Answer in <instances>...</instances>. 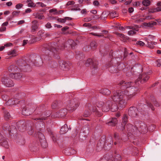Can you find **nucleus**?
I'll list each match as a JSON object with an SVG mask.
<instances>
[{
	"mask_svg": "<svg viewBox=\"0 0 161 161\" xmlns=\"http://www.w3.org/2000/svg\"><path fill=\"white\" fill-rule=\"evenodd\" d=\"M138 92V88L132 87L129 88V90L127 89L124 91H118L114 92L112 98L118 104L119 107L122 108L126 105V97L129 99L134 97Z\"/></svg>",
	"mask_w": 161,
	"mask_h": 161,
	"instance_id": "obj_1",
	"label": "nucleus"
},
{
	"mask_svg": "<svg viewBox=\"0 0 161 161\" xmlns=\"http://www.w3.org/2000/svg\"><path fill=\"white\" fill-rule=\"evenodd\" d=\"M110 100H108L104 104V102L100 101L96 103V105L98 108H102L103 111L107 112L111 109L112 112L116 111L118 108L120 109L121 108L119 107L118 105L116 103L114 102L112 98Z\"/></svg>",
	"mask_w": 161,
	"mask_h": 161,
	"instance_id": "obj_2",
	"label": "nucleus"
},
{
	"mask_svg": "<svg viewBox=\"0 0 161 161\" xmlns=\"http://www.w3.org/2000/svg\"><path fill=\"white\" fill-rule=\"evenodd\" d=\"M78 103H75L74 100L69 101L67 102L66 108L67 110L73 111L75 110L79 106Z\"/></svg>",
	"mask_w": 161,
	"mask_h": 161,
	"instance_id": "obj_3",
	"label": "nucleus"
},
{
	"mask_svg": "<svg viewBox=\"0 0 161 161\" xmlns=\"http://www.w3.org/2000/svg\"><path fill=\"white\" fill-rule=\"evenodd\" d=\"M1 81L5 86L8 87H11L14 85L13 81L9 79L7 76H4L2 78Z\"/></svg>",
	"mask_w": 161,
	"mask_h": 161,
	"instance_id": "obj_4",
	"label": "nucleus"
},
{
	"mask_svg": "<svg viewBox=\"0 0 161 161\" xmlns=\"http://www.w3.org/2000/svg\"><path fill=\"white\" fill-rule=\"evenodd\" d=\"M50 45L51 47L48 48L49 51L50 52L52 51L54 53L57 52L58 49H63L65 48L66 46L65 45H64L63 46L60 47L58 45V44L55 42L51 43Z\"/></svg>",
	"mask_w": 161,
	"mask_h": 161,
	"instance_id": "obj_5",
	"label": "nucleus"
},
{
	"mask_svg": "<svg viewBox=\"0 0 161 161\" xmlns=\"http://www.w3.org/2000/svg\"><path fill=\"white\" fill-rule=\"evenodd\" d=\"M149 76L147 73L140 75L138 79L135 81V84L137 85V82L140 81L141 83H143L147 81L149 79Z\"/></svg>",
	"mask_w": 161,
	"mask_h": 161,
	"instance_id": "obj_6",
	"label": "nucleus"
},
{
	"mask_svg": "<svg viewBox=\"0 0 161 161\" xmlns=\"http://www.w3.org/2000/svg\"><path fill=\"white\" fill-rule=\"evenodd\" d=\"M140 108L138 109L135 107H130L128 110V114L129 116L132 117H136L137 115V112L139 111L140 112Z\"/></svg>",
	"mask_w": 161,
	"mask_h": 161,
	"instance_id": "obj_7",
	"label": "nucleus"
},
{
	"mask_svg": "<svg viewBox=\"0 0 161 161\" xmlns=\"http://www.w3.org/2000/svg\"><path fill=\"white\" fill-rule=\"evenodd\" d=\"M37 135L40 139V142L43 148L46 147L47 146V144L45 140L44 135L40 132H37Z\"/></svg>",
	"mask_w": 161,
	"mask_h": 161,
	"instance_id": "obj_8",
	"label": "nucleus"
},
{
	"mask_svg": "<svg viewBox=\"0 0 161 161\" xmlns=\"http://www.w3.org/2000/svg\"><path fill=\"white\" fill-rule=\"evenodd\" d=\"M21 94V93H19L16 96V97L18 96V98H16L15 99L14 98H12L9 100H8L7 102V105H12L17 103H18V102H19V98H20L21 97H20Z\"/></svg>",
	"mask_w": 161,
	"mask_h": 161,
	"instance_id": "obj_9",
	"label": "nucleus"
},
{
	"mask_svg": "<svg viewBox=\"0 0 161 161\" xmlns=\"http://www.w3.org/2000/svg\"><path fill=\"white\" fill-rule=\"evenodd\" d=\"M67 110L66 108L61 109L56 113L55 115H52V116L54 118L63 117L67 114Z\"/></svg>",
	"mask_w": 161,
	"mask_h": 161,
	"instance_id": "obj_10",
	"label": "nucleus"
},
{
	"mask_svg": "<svg viewBox=\"0 0 161 161\" xmlns=\"http://www.w3.org/2000/svg\"><path fill=\"white\" fill-rule=\"evenodd\" d=\"M148 130L146 125L143 123H141L139 127H136V130L143 134L146 132Z\"/></svg>",
	"mask_w": 161,
	"mask_h": 161,
	"instance_id": "obj_11",
	"label": "nucleus"
},
{
	"mask_svg": "<svg viewBox=\"0 0 161 161\" xmlns=\"http://www.w3.org/2000/svg\"><path fill=\"white\" fill-rule=\"evenodd\" d=\"M132 83L131 82H125L124 83V81H122L119 83V85L120 86L122 85L121 88L127 89L130 87L132 85ZM133 83H132V84Z\"/></svg>",
	"mask_w": 161,
	"mask_h": 161,
	"instance_id": "obj_12",
	"label": "nucleus"
},
{
	"mask_svg": "<svg viewBox=\"0 0 161 161\" xmlns=\"http://www.w3.org/2000/svg\"><path fill=\"white\" fill-rule=\"evenodd\" d=\"M0 144L6 148H8L9 146L7 141L4 140L2 135L0 136Z\"/></svg>",
	"mask_w": 161,
	"mask_h": 161,
	"instance_id": "obj_13",
	"label": "nucleus"
},
{
	"mask_svg": "<svg viewBox=\"0 0 161 161\" xmlns=\"http://www.w3.org/2000/svg\"><path fill=\"white\" fill-rule=\"evenodd\" d=\"M32 25L31 27V32H35L38 28V25L37 24L38 21L36 20H33L32 22Z\"/></svg>",
	"mask_w": 161,
	"mask_h": 161,
	"instance_id": "obj_14",
	"label": "nucleus"
},
{
	"mask_svg": "<svg viewBox=\"0 0 161 161\" xmlns=\"http://www.w3.org/2000/svg\"><path fill=\"white\" fill-rule=\"evenodd\" d=\"M12 78L15 79H20L22 77V75L19 73H12L9 75Z\"/></svg>",
	"mask_w": 161,
	"mask_h": 161,
	"instance_id": "obj_15",
	"label": "nucleus"
},
{
	"mask_svg": "<svg viewBox=\"0 0 161 161\" xmlns=\"http://www.w3.org/2000/svg\"><path fill=\"white\" fill-rule=\"evenodd\" d=\"M85 65L86 67H88L90 65H92L94 68H95L96 66V63H94L91 58H89L86 60L85 63Z\"/></svg>",
	"mask_w": 161,
	"mask_h": 161,
	"instance_id": "obj_16",
	"label": "nucleus"
},
{
	"mask_svg": "<svg viewBox=\"0 0 161 161\" xmlns=\"http://www.w3.org/2000/svg\"><path fill=\"white\" fill-rule=\"evenodd\" d=\"M33 110L32 111L29 110V108L26 107L23 108L22 112L23 115L28 116L30 115Z\"/></svg>",
	"mask_w": 161,
	"mask_h": 161,
	"instance_id": "obj_17",
	"label": "nucleus"
},
{
	"mask_svg": "<svg viewBox=\"0 0 161 161\" xmlns=\"http://www.w3.org/2000/svg\"><path fill=\"white\" fill-rule=\"evenodd\" d=\"M117 120L115 118H113L112 120L107 123V124L109 126H115L117 123Z\"/></svg>",
	"mask_w": 161,
	"mask_h": 161,
	"instance_id": "obj_18",
	"label": "nucleus"
},
{
	"mask_svg": "<svg viewBox=\"0 0 161 161\" xmlns=\"http://www.w3.org/2000/svg\"><path fill=\"white\" fill-rule=\"evenodd\" d=\"M127 116L126 115H124L122 118V125L123 126L122 130H123L125 129V126L127 123Z\"/></svg>",
	"mask_w": 161,
	"mask_h": 161,
	"instance_id": "obj_19",
	"label": "nucleus"
},
{
	"mask_svg": "<svg viewBox=\"0 0 161 161\" xmlns=\"http://www.w3.org/2000/svg\"><path fill=\"white\" fill-rule=\"evenodd\" d=\"M126 128L128 130L132 132H133L135 130H136V127H135L130 124L127 125Z\"/></svg>",
	"mask_w": 161,
	"mask_h": 161,
	"instance_id": "obj_20",
	"label": "nucleus"
},
{
	"mask_svg": "<svg viewBox=\"0 0 161 161\" xmlns=\"http://www.w3.org/2000/svg\"><path fill=\"white\" fill-rule=\"evenodd\" d=\"M33 16L36 18H38L40 19H44L45 18L42 14H40L38 13H35L33 14Z\"/></svg>",
	"mask_w": 161,
	"mask_h": 161,
	"instance_id": "obj_21",
	"label": "nucleus"
},
{
	"mask_svg": "<svg viewBox=\"0 0 161 161\" xmlns=\"http://www.w3.org/2000/svg\"><path fill=\"white\" fill-rule=\"evenodd\" d=\"M68 130L67 125L66 124H65L61 128L60 133L61 134H63L66 133Z\"/></svg>",
	"mask_w": 161,
	"mask_h": 161,
	"instance_id": "obj_22",
	"label": "nucleus"
},
{
	"mask_svg": "<svg viewBox=\"0 0 161 161\" xmlns=\"http://www.w3.org/2000/svg\"><path fill=\"white\" fill-rule=\"evenodd\" d=\"M100 93L103 95H108L110 94L111 92L107 89H104L100 90Z\"/></svg>",
	"mask_w": 161,
	"mask_h": 161,
	"instance_id": "obj_23",
	"label": "nucleus"
},
{
	"mask_svg": "<svg viewBox=\"0 0 161 161\" xmlns=\"http://www.w3.org/2000/svg\"><path fill=\"white\" fill-rule=\"evenodd\" d=\"M89 109L90 110H92L93 112H95L96 115H97L98 117H100L102 116V113L101 112H99L98 110L96 108H93V109L92 110L91 109L92 108L90 107Z\"/></svg>",
	"mask_w": 161,
	"mask_h": 161,
	"instance_id": "obj_24",
	"label": "nucleus"
},
{
	"mask_svg": "<svg viewBox=\"0 0 161 161\" xmlns=\"http://www.w3.org/2000/svg\"><path fill=\"white\" fill-rule=\"evenodd\" d=\"M68 43L69 44V45L71 46L72 48L76 45V43L72 40H69L66 42V44H68Z\"/></svg>",
	"mask_w": 161,
	"mask_h": 161,
	"instance_id": "obj_25",
	"label": "nucleus"
},
{
	"mask_svg": "<svg viewBox=\"0 0 161 161\" xmlns=\"http://www.w3.org/2000/svg\"><path fill=\"white\" fill-rule=\"evenodd\" d=\"M60 66L62 69L65 68L67 67V64L63 61H60L59 62Z\"/></svg>",
	"mask_w": 161,
	"mask_h": 161,
	"instance_id": "obj_26",
	"label": "nucleus"
},
{
	"mask_svg": "<svg viewBox=\"0 0 161 161\" xmlns=\"http://www.w3.org/2000/svg\"><path fill=\"white\" fill-rule=\"evenodd\" d=\"M72 18L69 17H65L64 19L60 18L58 19V21L61 23H65L67 21H69L71 20Z\"/></svg>",
	"mask_w": 161,
	"mask_h": 161,
	"instance_id": "obj_27",
	"label": "nucleus"
},
{
	"mask_svg": "<svg viewBox=\"0 0 161 161\" xmlns=\"http://www.w3.org/2000/svg\"><path fill=\"white\" fill-rule=\"evenodd\" d=\"M7 53L8 55H10L12 57H15L17 54L16 50H11L8 51Z\"/></svg>",
	"mask_w": 161,
	"mask_h": 161,
	"instance_id": "obj_28",
	"label": "nucleus"
},
{
	"mask_svg": "<svg viewBox=\"0 0 161 161\" xmlns=\"http://www.w3.org/2000/svg\"><path fill=\"white\" fill-rule=\"evenodd\" d=\"M154 36L152 35H149L147 37L144 38V39L147 42L148 41L152 42L153 40H154Z\"/></svg>",
	"mask_w": 161,
	"mask_h": 161,
	"instance_id": "obj_29",
	"label": "nucleus"
},
{
	"mask_svg": "<svg viewBox=\"0 0 161 161\" xmlns=\"http://www.w3.org/2000/svg\"><path fill=\"white\" fill-rule=\"evenodd\" d=\"M8 70H10L11 71H12L13 72H16L17 70H18L19 69H18L17 67L15 65H12L9 67Z\"/></svg>",
	"mask_w": 161,
	"mask_h": 161,
	"instance_id": "obj_30",
	"label": "nucleus"
},
{
	"mask_svg": "<svg viewBox=\"0 0 161 161\" xmlns=\"http://www.w3.org/2000/svg\"><path fill=\"white\" fill-rule=\"evenodd\" d=\"M33 0H27L26 1L27 3H28V6L29 7H35L36 5L33 3Z\"/></svg>",
	"mask_w": 161,
	"mask_h": 161,
	"instance_id": "obj_31",
	"label": "nucleus"
},
{
	"mask_svg": "<svg viewBox=\"0 0 161 161\" xmlns=\"http://www.w3.org/2000/svg\"><path fill=\"white\" fill-rule=\"evenodd\" d=\"M27 132L29 135H32L34 132L33 129L31 126H29L27 128Z\"/></svg>",
	"mask_w": 161,
	"mask_h": 161,
	"instance_id": "obj_32",
	"label": "nucleus"
},
{
	"mask_svg": "<svg viewBox=\"0 0 161 161\" xmlns=\"http://www.w3.org/2000/svg\"><path fill=\"white\" fill-rule=\"evenodd\" d=\"M90 47L92 50H94L96 47V42L95 41H92L90 43Z\"/></svg>",
	"mask_w": 161,
	"mask_h": 161,
	"instance_id": "obj_33",
	"label": "nucleus"
},
{
	"mask_svg": "<svg viewBox=\"0 0 161 161\" xmlns=\"http://www.w3.org/2000/svg\"><path fill=\"white\" fill-rule=\"evenodd\" d=\"M142 4L144 6H147L150 4V2L149 0H144L142 2Z\"/></svg>",
	"mask_w": 161,
	"mask_h": 161,
	"instance_id": "obj_34",
	"label": "nucleus"
},
{
	"mask_svg": "<svg viewBox=\"0 0 161 161\" xmlns=\"http://www.w3.org/2000/svg\"><path fill=\"white\" fill-rule=\"evenodd\" d=\"M83 26L85 27H87L89 28L94 29L95 26L92 27V24L89 23H85L83 25Z\"/></svg>",
	"mask_w": 161,
	"mask_h": 161,
	"instance_id": "obj_35",
	"label": "nucleus"
},
{
	"mask_svg": "<svg viewBox=\"0 0 161 161\" xmlns=\"http://www.w3.org/2000/svg\"><path fill=\"white\" fill-rule=\"evenodd\" d=\"M147 43L148 47L151 48H154V46L153 45L155 44H154L153 42L148 41V42H147Z\"/></svg>",
	"mask_w": 161,
	"mask_h": 161,
	"instance_id": "obj_36",
	"label": "nucleus"
},
{
	"mask_svg": "<svg viewBox=\"0 0 161 161\" xmlns=\"http://www.w3.org/2000/svg\"><path fill=\"white\" fill-rule=\"evenodd\" d=\"M118 14L116 12V11H113L111 12L109 14V15L110 17H112V18H114L117 17Z\"/></svg>",
	"mask_w": 161,
	"mask_h": 161,
	"instance_id": "obj_37",
	"label": "nucleus"
},
{
	"mask_svg": "<svg viewBox=\"0 0 161 161\" xmlns=\"http://www.w3.org/2000/svg\"><path fill=\"white\" fill-rule=\"evenodd\" d=\"M10 117V115L8 112H5L4 117L6 119H9Z\"/></svg>",
	"mask_w": 161,
	"mask_h": 161,
	"instance_id": "obj_38",
	"label": "nucleus"
},
{
	"mask_svg": "<svg viewBox=\"0 0 161 161\" xmlns=\"http://www.w3.org/2000/svg\"><path fill=\"white\" fill-rule=\"evenodd\" d=\"M58 102H55L53 103L52 105V107L54 109L57 108Z\"/></svg>",
	"mask_w": 161,
	"mask_h": 161,
	"instance_id": "obj_39",
	"label": "nucleus"
},
{
	"mask_svg": "<svg viewBox=\"0 0 161 161\" xmlns=\"http://www.w3.org/2000/svg\"><path fill=\"white\" fill-rule=\"evenodd\" d=\"M136 44L137 45H139L140 46H143L145 45V43L142 41H137Z\"/></svg>",
	"mask_w": 161,
	"mask_h": 161,
	"instance_id": "obj_40",
	"label": "nucleus"
},
{
	"mask_svg": "<svg viewBox=\"0 0 161 161\" xmlns=\"http://www.w3.org/2000/svg\"><path fill=\"white\" fill-rule=\"evenodd\" d=\"M136 33V31H133V30L130 31L128 32V34L130 36L133 35L135 34Z\"/></svg>",
	"mask_w": 161,
	"mask_h": 161,
	"instance_id": "obj_41",
	"label": "nucleus"
},
{
	"mask_svg": "<svg viewBox=\"0 0 161 161\" xmlns=\"http://www.w3.org/2000/svg\"><path fill=\"white\" fill-rule=\"evenodd\" d=\"M23 6V4L21 3H19L16 4L15 6V8L17 9H19L21 8Z\"/></svg>",
	"mask_w": 161,
	"mask_h": 161,
	"instance_id": "obj_42",
	"label": "nucleus"
},
{
	"mask_svg": "<svg viewBox=\"0 0 161 161\" xmlns=\"http://www.w3.org/2000/svg\"><path fill=\"white\" fill-rule=\"evenodd\" d=\"M75 4V2L73 1H68L67 4V6L72 5Z\"/></svg>",
	"mask_w": 161,
	"mask_h": 161,
	"instance_id": "obj_43",
	"label": "nucleus"
},
{
	"mask_svg": "<svg viewBox=\"0 0 161 161\" xmlns=\"http://www.w3.org/2000/svg\"><path fill=\"white\" fill-rule=\"evenodd\" d=\"M20 13V11H14L12 13V15L13 16L18 15Z\"/></svg>",
	"mask_w": 161,
	"mask_h": 161,
	"instance_id": "obj_44",
	"label": "nucleus"
},
{
	"mask_svg": "<svg viewBox=\"0 0 161 161\" xmlns=\"http://www.w3.org/2000/svg\"><path fill=\"white\" fill-rule=\"evenodd\" d=\"M144 25L149 27H152L153 26L152 22L148 23H144Z\"/></svg>",
	"mask_w": 161,
	"mask_h": 161,
	"instance_id": "obj_45",
	"label": "nucleus"
},
{
	"mask_svg": "<svg viewBox=\"0 0 161 161\" xmlns=\"http://www.w3.org/2000/svg\"><path fill=\"white\" fill-rule=\"evenodd\" d=\"M92 20V18L91 17L85 18L84 19V21L85 22H86L90 21Z\"/></svg>",
	"mask_w": 161,
	"mask_h": 161,
	"instance_id": "obj_46",
	"label": "nucleus"
},
{
	"mask_svg": "<svg viewBox=\"0 0 161 161\" xmlns=\"http://www.w3.org/2000/svg\"><path fill=\"white\" fill-rule=\"evenodd\" d=\"M160 11H161V8L159 7L155 8L153 10L154 12H159Z\"/></svg>",
	"mask_w": 161,
	"mask_h": 161,
	"instance_id": "obj_47",
	"label": "nucleus"
},
{
	"mask_svg": "<svg viewBox=\"0 0 161 161\" xmlns=\"http://www.w3.org/2000/svg\"><path fill=\"white\" fill-rule=\"evenodd\" d=\"M44 31L43 30H40L38 31L37 34L39 36H42V35L44 33Z\"/></svg>",
	"mask_w": 161,
	"mask_h": 161,
	"instance_id": "obj_48",
	"label": "nucleus"
},
{
	"mask_svg": "<svg viewBox=\"0 0 161 161\" xmlns=\"http://www.w3.org/2000/svg\"><path fill=\"white\" fill-rule=\"evenodd\" d=\"M45 27L46 28L49 29L52 27V25L50 23L48 22L45 25Z\"/></svg>",
	"mask_w": 161,
	"mask_h": 161,
	"instance_id": "obj_49",
	"label": "nucleus"
},
{
	"mask_svg": "<svg viewBox=\"0 0 161 161\" xmlns=\"http://www.w3.org/2000/svg\"><path fill=\"white\" fill-rule=\"evenodd\" d=\"M116 34L117 35H118L121 38H123V40H124V38H125V37L124 35L119 33H116Z\"/></svg>",
	"mask_w": 161,
	"mask_h": 161,
	"instance_id": "obj_50",
	"label": "nucleus"
},
{
	"mask_svg": "<svg viewBox=\"0 0 161 161\" xmlns=\"http://www.w3.org/2000/svg\"><path fill=\"white\" fill-rule=\"evenodd\" d=\"M25 125H23L22 126L20 127V130L21 131H24L25 130Z\"/></svg>",
	"mask_w": 161,
	"mask_h": 161,
	"instance_id": "obj_51",
	"label": "nucleus"
},
{
	"mask_svg": "<svg viewBox=\"0 0 161 161\" xmlns=\"http://www.w3.org/2000/svg\"><path fill=\"white\" fill-rule=\"evenodd\" d=\"M36 4L40 5L42 7H45L46 6V5L42 3L37 2L36 3Z\"/></svg>",
	"mask_w": 161,
	"mask_h": 161,
	"instance_id": "obj_52",
	"label": "nucleus"
},
{
	"mask_svg": "<svg viewBox=\"0 0 161 161\" xmlns=\"http://www.w3.org/2000/svg\"><path fill=\"white\" fill-rule=\"evenodd\" d=\"M8 97V96L7 95H4L2 96V98L3 100H5L6 101H7V98Z\"/></svg>",
	"mask_w": 161,
	"mask_h": 161,
	"instance_id": "obj_53",
	"label": "nucleus"
},
{
	"mask_svg": "<svg viewBox=\"0 0 161 161\" xmlns=\"http://www.w3.org/2000/svg\"><path fill=\"white\" fill-rule=\"evenodd\" d=\"M46 119V118H43V117H42L41 118H36L34 119V120H45Z\"/></svg>",
	"mask_w": 161,
	"mask_h": 161,
	"instance_id": "obj_54",
	"label": "nucleus"
},
{
	"mask_svg": "<svg viewBox=\"0 0 161 161\" xmlns=\"http://www.w3.org/2000/svg\"><path fill=\"white\" fill-rule=\"evenodd\" d=\"M147 105L148 106H149L151 108V109L152 110H154V108L153 106V105L151 104V103H147Z\"/></svg>",
	"mask_w": 161,
	"mask_h": 161,
	"instance_id": "obj_55",
	"label": "nucleus"
},
{
	"mask_svg": "<svg viewBox=\"0 0 161 161\" xmlns=\"http://www.w3.org/2000/svg\"><path fill=\"white\" fill-rule=\"evenodd\" d=\"M90 114V112H85L84 114V116L85 117H87L89 116Z\"/></svg>",
	"mask_w": 161,
	"mask_h": 161,
	"instance_id": "obj_56",
	"label": "nucleus"
},
{
	"mask_svg": "<svg viewBox=\"0 0 161 161\" xmlns=\"http://www.w3.org/2000/svg\"><path fill=\"white\" fill-rule=\"evenodd\" d=\"M99 4V2L95 0L93 2V4L95 6H97Z\"/></svg>",
	"mask_w": 161,
	"mask_h": 161,
	"instance_id": "obj_57",
	"label": "nucleus"
},
{
	"mask_svg": "<svg viewBox=\"0 0 161 161\" xmlns=\"http://www.w3.org/2000/svg\"><path fill=\"white\" fill-rule=\"evenodd\" d=\"M6 29V28L5 27L2 26V27L0 28V31L1 32L4 31Z\"/></svg>",
	"mask_w": 161,
	"mask_h": 161,
	"instance_id": "obj_58",
	"label": "nucleus"
},
{
	"mask_svg": "<svg viewBox=\"0 0 161 161\" xmlns=\"http://www.w3.org/2000/svg\"><path fill=\"white\" fill-rule=\"evenodd\" d=\"M57 11V10L56 9L53 8L49 10V12L50 13L55 12L56 13Z\"/></svg>",
	"mask_w": 161,
	"mask_h": 161,
	"instance_id": "obj_59",
	"label": "nucleus"
},
{
	"mask_svg": "<svg viewBox=\"0 0 161 161\" xmlns=\"http://www.w3.org/2000/svg\"><path fill=\"white\" fill-rule=\"evenodd\" d=\"M145 19H153V18L151 16L147 15L146 16Z\"/></svg>",
	"mask_w": 161,
	"mask_h": 161,
	"instance_id": "obj_60",
	"label": "nucleus"
},
{
	"mask_svg": "<svg viewBox=\"0 0 161 161\" xmlns=\"http://www.w3.org/2000/svg\"><path fill=\"white\" fill-rule=\"evenodd\" d=\"M134 11V8L132 7H130L129 8L128 11L130 13H131Z\"/></svg>",
	"mask_w": 161,
	"mask_h": 161,
	"instance_id": "obj_61",
	"label": "nucleus"
},
{
	"mask_svg": "<svg viewBox=\"0 0 161 161\" xmlns=\"http://www.w3.org/2000/svg\"><path fill=\"white\" fill-rule=\"evenodd\" d=\"M28 40H24L23 41V46H24L26 45L28 42Z\"/></svg>",
	"mask_w": 161,
	"mask_h": 161,
	"instance_id": "obj_62",
	"label": "nucleus"
},
{
	"mask_svg": "<svg viewBox=\"0 0 161 161\" xmlns=\"http://www.w3.org/2000/svg\"><path fill=\"white\" fill-rule=\"evenodd\" d=\"M72 10H80V8H79L78 7H73L72 9Z\"/></svg>",
	"mask_w": 161,
	"mask_h": 161,
	"instance_id": "obj_63",
	"label": "nucleus"
},
{
	"mask_svg": "<svg viewBox=\"0 0 161 161\" xmlns=\"http://www.w3.org/2000/svg\"><path fill=\"white\" fill-rule=\"evenodd\" d=\"M12 44L11 43L9 42L8 43L4 45V46L6 47H8L9 46H12Z\"/></svg>",
	"mask_w": 161,
	"mask_h": 161,
	"instance_id": "obj_64",
	"label": "nucleus"
}]
</instances>
